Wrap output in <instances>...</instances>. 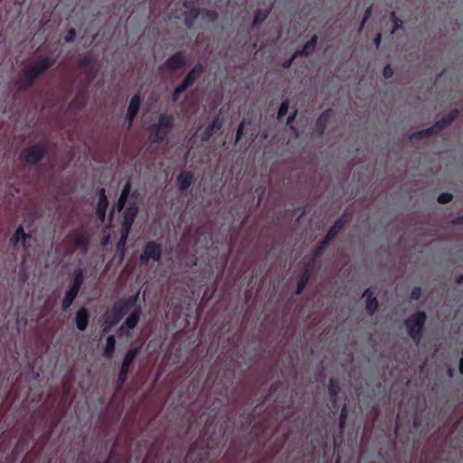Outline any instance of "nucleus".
I'll list each match as a JSON object with an SVG mask.
<instances>
[{
    "instance_id": "obj_1",
    "label": "nucleus",
    "mask_w": 463,
    "mask_h": 463,
    "mask_svg": "<svg viewBox=\"0 0 463 463\" xmlns=\"http://www.w3.org/2000/svg\"><path fill=\"white\" fill-rule=\"evenodd\" d=\"M137 295L130 296L128 298L117 301L110 312L107 313L103 322V331L109 332L116 326L127 313L136 306Z\"/></svg>"
},
{
    "instance_id": "obj_2",
    "label": "nucleus",
    "mask_w": 463,
    "mask_h": 463,
    "mask_svg": "<svg viewBox=\"0 0 463 463\" xmlns=\"http://www.w3.org/2000/svg\"><path fill=\"white\" fill-rule=\"evenodd\" d=\"M426 321L427 314L424 311L415 312L404 321L407 333L415 345H419L422 339Z\"/></svg>"
},
{
    "instance_id": "obj_3",
    "label": "nucleus",
    "mask_w": 463,
    "mask_h": 463,
    "mask_svg": "<svg viewBox=\"0 0 463 463\" xmlns=\"http://www.w3.org/2000/svg\"><path fill=\"white\" fill-rule=\"evenodd\" d=\"M174 127L173 115L161 114L158 122L151 126L150 137L153 143H161Z\"/></svg>"
},
{
    "instance_id": "obj_4",
    "label": "nucleus",
    "mask_w": 463,
    "mask_h": 463,
    "mask_svg": "<svg viewBox=\"0 0 463 463\" xmlns=\"http://www.w3.org/2000/svg\"><path fill=\"white\" fill-rule=\"evenodd\" d=\"M204 72V67L202 63H196L184 77L183 81L174 90L172 100L177 101L180 96L190 87H192L197 80H199Z\"/></svg>"
},
{
    "instance_id": "obj_5",
    "label": "nucleus",
    "mask_w": 463,
    "mask_h": 463,
    "mask_svg": "<svg viewBox=\"0 0 463 463\" xmlns=\"http://www.w3.org/2000/svg\"><path fill=\"white\" fill-rule=\"evenodd\" d=\"M139 352V347L130 348L125 354L119 368L118 375L116 382L117 392H119L128 380V375L135 358Z\"/></svg>"
},
{
    "instance_id": "obj_6",
    "label": "nucleus",
    "mask_w": 463,
    "mask_h": 463,
    "mask_svg": "<svg viewBox=\"0 0 463 463\" xmlns=\"http://www.w3.org/2000/svg\"><path fill=\"white\" fill-rule=\"evenodd\" d=\"M163 254V248L161 243L156 241H148L143 247L142 253L139 256L140 265H147L150 260L158 262Z\"/></svg>"
},
{
    "instance_id": "obj_7",
    "label": "nucleus",
    "mask_w": 463,
    "mask_h": 463,
    "mask_svg": "<svg viewBox=\"0 0 463 463\" xmlns=\"http://www.w3.org/2000/svg\"><path fill=\"white\" fill-rule=\"evenodd\" d=\"M450 124H451V122L445 116L442 118L439 119L433 126H431L428 128H425V129H421V130L413 132L411 135L410 138L420 140L425 137H429L437 135L439 131H441V130L447 128Z\"/></svg>"
},
{
    "instance_id": "obj_8",
    "label": "nucleus",
    "mask_w": 463,
    "mask_h": 463,
    "mask_svg": "<svg viewBox=\"0 0 463 463\" xmlns=\"http://www.w3.org/2000/svg\"><path fill=\"white\" fill-rule=\"evenodd\" d=\"M122 212V222L120 231L129 232L138 213V206L135 202L125 206Z\"/></svg>"
},
{
    "instance_id": "obj_9",
    "label": "nucleus",
    "mask_w": 463,
    "mask_h": 463,
    "mask_svg": "<svg viewBox=\"0 0 463 463\" xmlns=\"http://www.w3.org/2000/svg\"><path fill=\"white\" fill-rule=\"evenodd\" d=\"M315 269V263L314 260H309L304 264L303 271L300 275V278L297 283L295 294L300 295L306 286L307 285L308 281L310 280V278L312 276V273Z\"/></svg>"
},
{
    "instance_id": "obj_10",
    "label": "nucleus",
    "mask_w": 463,
    "mask_h": 463,
    "mask_svg": "<svg viewBox=\"0 0 463 463\" xmlns=\"http://www.w3.org/2000/svg\"><path fill=\"white\" fill-rule=\"evenodd\" d=\"M186 65V57L184 52L173 53L165 62V67L170 71H177Z\"/></svg>"
},
{
    "instance_id": "obj_11",
    "label": "nucleus",
    "mask_w": 463,
    "mask_h": 463,
    "mask_svg": "<svg viewBox=\"0 0 463 463\" xmlns=\"http://www.w3.org/2000/svg\"><path fill=\"white\" fill-rule=\"evenodd\" d=\"M99 200L96 206V215L98 219L103 222L105 221L106 213L109 207V199L106 190L103 187L98 188Z\"/></svg>"
},
{
    "instance_id": "obj_12",
    "label": "nucleus",
    "mask_w": 463,
    "mask_h": 463,
    "mask_svg": "<svg viewBox=\"0 0 463 463\" xmlns=\"http://www.w3.org/2000/svg\"><path fill=\"white\" fill-rule=\"evenodd\" d=\"M131 309H133L132 312L126 318V320L124 321L123 325L120 327L121 331L123 330L124 327H126L128 330L134 329L140 320V317L142 314L141 306L137 305V303L136 306L134 307H132Z\"/></svg>"
},
{
    "instance_id": "obj_13",
    "label": "nucleus",
    "mask_w": 463,
    "mask_h": 463,
    "mask_svg": "<svg viewBox=\"0 0 463 463\" xmlns=\"http://www.w3.org/2000/svg\"><path fill=\"white\" fill-rule=\"evenodd\" d=\"M332 117V109H328L323 111L316 120L314 133L317 137H322L325 133L326 125Z\"/></svg>"
},
{
    "instance_id": "obj_14",
    "label": "nucleus",
    "mask_w": 463,
    "mask_h": 463,
    "mask_svg": "<svg viewBox=\"0 0 463 463\" xmlns=\"http://www.w3.org/2000/svg\"><path fill=\"white\" fill-rule=\"evenodd\" d=\"M90 313L86 307H80L75 315V325L80 331H85L89 326Z\"/></svg>"
},
{
    "instance_id": "obj_15",
    "label": "nucleus",
    "mask_w": 463,
    "mask_h": 463,
    "mask_svg": "<svg viewBox=\"0 0 463 463\" xmlns=\"http://www.w3.org/2000/svg\"><path fill=\"white\" fill-rule=\"evenodd\" d=\"M222 127V121L219 117L214 118V119L205 128V129L201 133L200 138L203 142H207L213 134L220 130Z\"/></svg>"
},
{
    "instance_id": "obj_16",
    "label": "nucleus",
    "mask_w": 463,
    "mask_h": 463,
    "mask_svg": "<svg viewBox=\"0 0 463 463\" xmlns=\"http://www.w3.org/2000/svg\"><path fill=\"white\" fill-rule=\"evenodd\" d=\"M363 297H366L365 302V310L370 315L373 316L379 307V302L377 298L373 295V291L368 288L364 290Z\"/></svg>"
},
{
    "instance_id": "obj_17",
    "label": "nucleus",
    "mask_w": 463,
    "mask_h": 463,
    "mask_svg": "<svg viewBox=\"0 0 463 463\" xmlns=\"http://www.w3.org/2000/svg\"><path fill=\"white\" fill-rule=\"evenodd\" d=\"M131 188H132V184H131V182L130 180H128L125 184L123 185V188L120 192V194H119V197L118 199V202L115 205V209L117 210V212L120 213L124 207L126 206V203H127V200L130 194V192H131Z\"/></svg>"
},
{
    "instance_id": "obj_18",
    "label": "nucleus",
    "mask_w": 463,
    "mask_h": 463,
    "mask_svg": "<svg viewBox=\"0 0 463 463\" xmlns=\"http://www.w3.org/2000/svg\"><path fill=\"white\" fill-rule=\"evenodd\" d=\"M194 182V174L192 172H181L176 178L178 189L181 192L186 191Z\"/></svg>"
},
{
    "instance_id": "obj_19",
    "label": "nucleus",
    "mask_w": 463,
    "mask_h": 463,
    "mask_svg": "<svg viewBox=\"0 0 463 463\" xmlns=\"http://www.w3.org/2000/svg\"><path fill=\"white\" fill-rule=\"evenodd\" d=\"M317 34H314L310 40H308L303 46V48L301 50H298L295 52L294 53V58L296 57H298V56H308L309 54H311L317 44Z\"/></svg>"
},
{
    "instance_id": "obj_20",
    "label": "nucleus",
    "mask_w": 463,
    "mask_h": 463,
    "mask_svg": "<svg viewBox=\"0 0 463 463\" xmlns=\"http://www.w3.org/2000/svg\"><path fill=\"white\" fill-rule=\"evenodd\" d=\"M17 90H26L29 89V63L24 62L22 69V75L15 82Z\"/></svg>"
},
{
    "instance_id": "obj_21",
    "label": "nucleus",
    "mask_w": 463,
    "mask_h": 463,
    "mask_svg": "<svg viewBox=\"0 0 463 463\" xmlns=\"http://www.w3.org/2000/svg\"><path fill=\"white\" fill-rule=\"evenodd\" d=\"M346 223L347 218L345 217V215H342L335 222L333 226L326 234V237L332 241L337 235V233L345 226Z\"/></svg>"
},
{
    "instance_id": "obj_22",
    "label": "nucleus",
    "mask_w": 463,
    "mask_h": 463,
    "mask_svg": "<svg viewBox=\"0 0 463 463\" xmlns=\"http://www.w3.org/2000/svg\"><path fill=\"white\" fill-rule=\"evenodd\" d=\"M46 148L42 145H31V165L37 164L43 158Z\"/></svg>"
},
{
    "instance_id": "obj_23",
    "label": "nucleus",
    "mask_w": 463,
    "mask_h": 463,
    "mask_svg": "<svg viewBox=\"0 0 463 463\" xmlns=\"http://www.w3.org/2000/svg\"><path fill=\"white\" fill-rule=\"evenodd\" d=\"M141 105V97L139 94H135L129 100L127 112H128L130 117H136L139 111Z\"/></svg>"
},
{
    "instance_id": "obj_24",
    "label": "nucleus",
    "mask_w": 463,
    "mask_h": 463,
    "mask_svg": "<svg viewBox=\"0 0 463 463\" xmlns=\"http://www.w3.org/2000/svg\"><path fill=\"white\" fill-rule=\"evenodd\" d=\"M80 291L70 288L68 291L66 292L62 301H61V309L63 311H67L71 306L72 305L73 301L77 298Z\"/></svg>"
},
{
    "instance_id": "obj_25",
    "label": "nucleus",
    "mask_w": 463,
    "mask_h": 463,
    "mask_svg": "<svg viewBox=\"0 0 463 463\" xmlns=\"http://www.w3.org/2000/svg\"><path fill=\"white\" fill-rule=\"evenodd\" d=\"M92 61L93 60L90 54L82 55L78 59V67L81 70L86 71L88 72V75L91 78L93 77L91 70Z\"/></svg>"
},
{
    "instance_id": "obj_26",
    "label": "nucleus",
    "mask_w": 463,
    "mask_h": 463,
    "mask_svg": "<svg viewBox=\"0 0 463 463\" xmlns=\"http://www.w3.org/2000/svg\"><path fill=\"white\" fill-rule=\"evenodd\" d=\"M116 348V338L114 335H109L103 348V356L107 359L112 358Z\"/></svg>"
},
{
    "instance_id": "obj_27",
    "label": "nucleus",
    "mask_w": 463,
    "mask_h": 463,
    "mask_svg": "<svg viewBox=\"0 0 463 463\" xmlns=\"http://www.w3.org/2000/svg\"><path fill=\"white\" fill-rule=\"evenodd\" d=\"M327 390L330 400L333 402V403H335L336 402L337 395L340 392L338 381L331 378L327 385Z\"/></svg>"
},
{
    "instance_id": "obj_28",
    "label": "nucleus",
    "mask_w": 463,
    "mask_h": 463,
    "mask_svg": "<svg viewBox=\"0 0 463 463\" xmlns=\"http://www.w3.org/2000/svg\"><path fill=\"white\" fill-rule=\"evenodd\" d=\"M129 234H130L129 232L120 231V237L117 243V251L119 253L121 259H123L125 257L126 250H127L126 245H127V241L129 237Z\"/></svg>"
},
{
    "instance_id": "obj_29",
    "label": "nucleus",
    "mask_w": 463,
    "mask_h": 463,
    "mask_svg": "<svg viewBox=\"0 0 463 463\" xmlns=\"http://www.w3.org/2000/svg\"><path fill=\"white\" fill-rule=\"evenodd\" d=\"M330 241H331V240L327 239V237L325 236V238L315 248V250L312 252V258L310 259V260H314V263H316V260L321 257L325 249L328 246Z\"/></svg>"
},
{
    "instance_id": "obj_30",
    "label": "nucleus",
    "mask_w": 463,
    "mask_h": 463,
    "mask_svg": "<svg viewBox=\"0 0 463 463\" xmlns=\"http://www.w3.org/2000/svg\"><path fill=\"white\" fill-rule=\"evenodd\" d=\"M270 10H271V8L265 9V10L258 9L254 14L252 26L256 27L259 24H260L261 23H263L268 18L269 13H270Z\"/></svg>"
},
{
    "instance_id": "obj_31",
    "label": "nucleus",
    "mask_w": 463,
    "mask_h": 463,
    "mask_svg": "<svg viewBox=\"0 0 463 463\" xmlns=\"http://www.w3.org/2000/svg\"><path fill=\"white\" fill-rule=\"evenodd\" d=\"M75 247L77 249H80L83 251L87 250L89 247V239L85 235L81 233L75 234L74 241H73Z\"/></svg>"
},
{
    "instance_id": "obj_32",
    "label": "nucleus",
    "mask_w": 463,
    "mask_h": 463,
    "mask_svg": "<svg viewBox=\"0 0 463 463\" xmlns=\"http://www.w3.org/2000/svg\"><path fill=\"white\" fill-rule=\"evenodd\" d=\"M83 280H84V276H83L82 270L81 269L77 270L75 272L73 280H72L71 285L70 286V288H74V289L80 291V288H81V286L83 284Z\"/></svg>"
},
{
    "instance_id": "obj_33",
    "label": "nucleus",
    "mask_w": 463,
    "mask_h": 463,
    "mask_svg": "<svg viewBox=\"0 0 463 463\" xmlns=\"http://www.w3.org/2000/svg\"><path fill=\"white\" fill-rule=\"evenodd\" d=\"M26 237L24 228L19 226L12 236L11 241L14 245H16L20 241H23V244H25Z\"/></svg>"
},
{
    "instance_id": "obj_34",
    "label": "nucleus",
    "mask_w": 463,
    "mask_h": 463,
    "mask_svg": "<svg viewBox=\"0 0 463 463\" xmlns=\"http://www.w3.org/2000/svg\"><path fill=\"white\" fill-rule=\"evenodd\" d=\"M54 64V61L50 58H44L38 62L35 63V65L38 68V72H44L46 70L51 68Z\"/></svg>"
},
{
    "instance_id": "obj_35",
    "label": "nucleus",
    "mask_w": 463,
    "mask_h": 463,
    "mask_svg": "<svg viewBox=\"0 0 463 463\" xmlns=\"http://www.w3.org/2000/svg\"><path fill=\"white\" fill-rule=\"evenodd\" d=\"M202 18L207 22H215L218 19V13L215 10L203 9L201 11Z\"/></svg>"
},
{
    "instance_id": "obj_36",
    "label": "nucleus",
    "mask_w": 463,
    "mask_h": 463,
    "mask_svg": "<svg viewBox=\"0 0 463 463\" xmlns=\"http://www.w3.org/2000/svg\"><path fill=\"white\" fill-rule=\"evenodd\" d=\"M200 14L201 10L199 8L191 9L188 16L185 19V24L191 27Z\"/></svg>"
},
{
    "instance_id": "obj_37",
    "label": "nucleus",
    "mask_w": 463,
    "mask_h": 463,
    "mask_svg": "<svg viewBox=\"0 0 463 463\" xmlns=\"http://www.w3.org/2000/svg\"><path fill=\"white\" fill-rule=\"evenodd\" d=\"M346 420H347V407L345 404L343 405V407L341 408V411H340V415H339V429L341 431L344 430V429L345 428V424H346Z\"/></svg>"
},
{
    "instance_id": "obj_38",
    "label": "nucleus",
    "mask_w": 463,
    "mask_h": 463,
    "mask_svg": "<svg viewBox=\"0 0 463 463\" xmlns=\"http://www.w3.org/2000/svg\"><path fill=\"white\" fill-rule=\"evenodd\" d=\"M289 108V102L288 99H285L281 102L279 110H278V118L280 119L282 117H284Z\"/></svg>"
},
{
    "instance_id": "obj_39",
    "label": "nucleus",
    "mask_w": 463,
    "mask_h": 463,
    "mask_svg": "<svg viewBox=\"0 0 463 463\" xmlns=\"http://www.w3.org/2000/svg\"><path fill=\"white\" fill-rule=\"evenodd\" d=\"M453 199V195L450 193H441L438 196V202L441 204L449 203Z\"/></svg>"
},
{
    "instance_id": "obj_40",
    "label": "nucleus",
    "mask_w": 463,
    "mask_h": 463,
    "mask_svg": "<svg viewBox=\"0 0 463 463\" xmlns=\"http://www.w3.org/2000/svg\"><path fill=\"white\" fill-rule=\"evenodd\" d=\"M244 127H245V122L244 120H242L239 126H238V128L236 130V136H235V143H238L242 136H243V132H244Z\"/></svg>"
},
{
    "instance_id": "obj_41",
    "label": "nucleus",
    "mask_w": 463,
    "mask_h": 463,
    "mask_svg": "<svg viewBox=\"0 0 463 463\" xmlns=\"http://www.w3.org/2000/svg\"><path fill=\"white\" fill-rule=\"evenodd\" d=\"M372 12H373V8H372V6H369V7H367V8H366V10H365V12H364V14L363 21H362V23H361V24H360V28H359V30H360V31L364 28V26L365 23H366V22L369 20V18L371 17V15H372Z\"/></svg>"
},
{
    "instance_id": "obj_42",
    "label": "nucleus",
    "mask_w": 463,
    "mask_h": 463,
    "mask_svg": "<svg viewBox=\"0 0 463 463\" xmlns=\"http://www.w3.org/2000/svg\"><path fill=\"white\" fill-rule=\"evenodd\" d=\"M76 38V30L74 28H70L64 37L66 43H73Z\"/></svg>"
},
{
    "instance_id": "obj_43",
    "label": "nucleus",
    "mask_w": 463,
    "mask_h": 463,
    "mask_svg": "<svg viewBox=\"0 0 463 463\" xmlns=\"http://www.w3.org/2000/svg\"><path fill=\"white\" fill-rule=\"evenodd\" d=\"M421 294H422L421 288L420 287H414L411 289V300H418V299L420 298Z\"/></svg>"
},
{
    "instance_id": "obj_44",
    "label": "nucleus",
    "mask_w": 463,
    "mask_h": 463,
    "mask_svg": "<svg viewBox=\"0 0 463 463\" xmlns=\"http://www.w3.org/2000/svg\"><path fill=\"white\" fill-rule=\"evenodd\" d=\"M392 18L393 20L392 33L399 30L402 25V21L395 16L394 13H392Z\"/></svg>"
},
{
    "instance_id": "obj_45",
    "label": "nucleus",
    "mask_w": 463,
    "mask_h": 463,
    "mask_svg": "<svg viewBox=\"0 0 463 463\" xmlns=\"http://www.w3.org/2000/svg\"><path fill=\"white\" fill-rule=\"evenodd\" d=\"M383 76L385 78V79H391L392 76H393V70L392 68L391 67V65L387 64L384 69H383Z\"/></svg>"
},
{
    "instance_id": "obj_46",
    "label": "nucleus",
    "mask_w": 463,
    "mask_h": 463,
    "mask_svg": "<svg viewBox=\"0 0 463 463\" xmlns=\"http://www.w3.org/2000/svg\"><path fill=\"white\" fill-rule=\"evenodd\" d=\"M41 74V72H38V68L37 66L34 64H33L31 62V83L33 82V80Z\"/></svg>"
},
{
    "instance_id": "obj_47",
    "label": "nucleus",
    "mask_w": 463,
    "mask_h": 463,
    "mask_svg": "<svg viewBox=\"0 0 463 463\" xmlns=\"http://www.w3.org/2000/svg\"><path fill=\"white\" fill-rule=\"evenodd\" d=\"M297 114H298V110H294L287 118V125L290 127V128L292 129H296L294 126H292L291 124L293 123V121L295 120L296 117H297Z\"/></svg>"
},
{
    "instance_id": "obj_48",
    "label": "nucleus",
    "mask_w": 463,
    "mask_h": 463,
    "mask_svg": "<svg viewBox=\"0 0 463 463\" xmlns=\"http://www.w3.org/2000/svg\"><path fill=\"white\" fill-rule=\"evenodd\" d=\"M458 116V109H453L446 117L452 123L454 120L457 119Z\"/></svg>"
},
{
    "instance_id": "obj_49",
    "label": "nucleus",
    "mask_w": 463,
    "mask_h": 463,
    "mask_svg": "<svg viewBox=\"0 0 463 463\" xmlns=\"http://www.w3.org/2000/svg\"><path fill=\"white\" fill-rule=\"evenodd\" d=\"M22 157L24 164L29 163V147H24L22 152Z\"/></svg>"
},
{
    "instance_id": "obj_50",
    "label": "nucleus",
    "mask_w": 463,
    "mask_h": 463,
    "mask_svg": "<svg viewBox=\"0 0 463 463\" xmlns=\"http://www.w3.org/2000/svg\"><path fill=\"white\" fill-rule=\"evenodd\" d=\"M136 117H130L128 112H127L126 114V119L128 121V128H131L132 124H133V121L135 119Z\"/></svg>"
},
{
    "instance_id": "obj_51",
    "label": "nucleus",
    "mask_w": 463,
    "mask_h": 463,
    "mask_svg": "<svg viewBox=\"0 0 463 463\" xmlns=\"http://www.w3.org/2000/svg\"><path fill=\"white\" fill-rule=\"evenodd\" d=\"M454 224H463V213L453 220L452 222Z\"/></svg>"
},
{
    "instance_id": "obj_52",
    "label": "nucleus",
    "mask_w": 463,
    "mask_h": 463,
    "mask_svg": "<svg viewBox=\"0 0 463 463\" xmlns=\"http://www.w3.org/2000/svg\"><path fill=\"white\" fill-rule=\"evenodd\" d=\"M455 280L457 284H463V274L457 275Z\"/></svg>"
},
{
    "instance_id": "obj_53",
    "label": "nucleus",
    "mask_w": 463,
    "mask_h": 463,
    "mask_svg": "<svg viewBox=\"0 0 463 463\" xmlns=\"http://www.w3.org/2000/svg\"><path fill=\"white\" fill-rule=\"evenodd\" d=\"M381 40H382V35L379 33V34H377V36L374 38V43H375V45H376L377 47L380 45Z\"/></svg>"
},
{
    "instance_id": "obj_54",
    "label": "nucleus",
    "mask_w": 463,
    "mask_h": 463,
    "mask_svg": "<svg viewBox=\"0 0 463 463\" xmlns=\"http://www.w3.org/2000/svg\"><path fill=\"white\" fill-rule=\"evenodd\" d=\"M277 387H278L277 383H272L269 387V392L271 393V392H275L277 390Z\"/></svg>"
},
{
    "instance_id": "obj_55",
    "label": "nucleus",
    "mask_w": 463,
    "mask_h": 463,
    "mask_svg": "<svg viewBox=\"0 0 463 463\" xmlns=\"http://www.w3.org/2000/svg\"><path fill=\"white\" fill-rule=\"evenodd\" d=\"M293 59H294V57H293L292 59H290L289 61H286V62L284 63V67H285V68L289 67V66H290V64H291V62H292V60H293Z\"/></svg>"
},
{
    "instance_id": "obj_56",
    "label": "nucleus",
    "mask_w": 463,
    "mask_h": 463,
    "mask_svg": "<svg viewBox=\"0 0 463 463\" xmlns=\"http://www.w3.org/2000/svg\"><path fill=\"white\" fill-rule=\"evenodd\" d=\"M33 418V415L31 414V419ZM30 433L31 435L33 434V424L31 423V430H30Z\"/></svg>"
},
{
    "instance_id": "obj_57",
    "label": "nucleus",
    "mask_w": 463,
    "mask_h": 463,
    "mask_svg": "<svg viewBox=\"0 0 463 463\" xmlns=\"http://www.w3.org/2000/svg\"><path fill=\"white\" fill-rule=\"evenodd\" d=\"M30 214H31V217L33 215V207L31 206V212H30Z\"/></svg>"
},
{
    "instance_id": "obj_58",
    "label": "nucleus",
    "mask_w": 463,
    "mask_h": 463,
    "mask_svg": "<svg viewBox=\"0 0 463 463\" xmlns=\"http://www.w3.org/2000/svg\"><path fill=\"white\" fill-rule=\"evenodd\" d=\"M449 376H452V370L451 369H449Z\"/></svg>"
},
{
    "instance_id": "obj_59",
    "label": "nucleus",
    "mask_w": 463,
    "mask_h": 463,
    "mask_svg": "<svg viewBox=\"0 0 463 463\" xmlns=\"http://www.w3.org/2000/svg\"><path fill=\"white\" fill-rule=\"evenodd\" d=\"M27 455H28V454L26 453V454H25V456H24V462H25V461H26V459H27Z\"/></svg>"
}]
</instances>
